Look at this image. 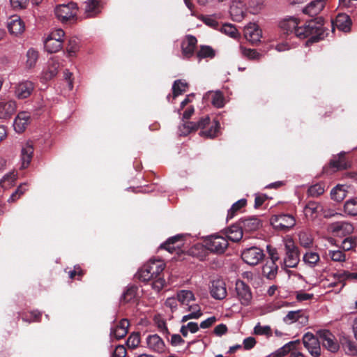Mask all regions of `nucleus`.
I'll return each mask as SVG.
<instances>
[{
	"label": "nucleus",
	"mask_w": 357,
	"mask_h": 357,
	"mask_svg": "<svg viewBox=\"0 0 357 357\" xmlns=\"http://www.w3.org/2000/svg\"><path fill=\"white\" fill-rule=\"evenodd\" d=\"M165 268V264L159 259H151L137 272L138 279L143 282L152 280V288L160 291L165 284V280L160 276Z\"/></svg>",
	"instance_id": "1"
},
{
	"label": "nucleus",
	"mask_w": 357,
	"mask_h": 357,
	"mask_svg": "<svg viewBox=\"0 0 357 357\" xmlns=\"http://www.w3.org/2000/svg\"><path fill=\"white\" fill-rule=\"evenodd\" d=\"M177 299L186 311L190 313L184 315L181 322H186L189 319H198L202 315L201 307L195 303V297L190 290H181L177 292Z\"/></svg>",
	"instance_id": "2"
},
{
	"label": "nucleus",
	"mask_w": 357,
	"mask_h": 357,
	"mask_svg": "<svg viewBox=\"0 0 357 357\" xmlns=\"http://www.w3.org/2000/svg\"><path fill=\"white\" fill-rule=\"evenodd\" d=\"M323 34L322 24L318 22L310 21L302 26L298 24L294 35L301 39L310 37V41L316 42L322 38Z\"/></svg>",
	"instance_id": "3"
},
{
	"label": "nucleus",
	"mask_w": 357,
	"mask_h": 357,
	"mask_svg": "<svg viewBox=\"0 0 357 357\" xmlns=\"http://www.w3.org/2000/svg\"><path fill=\"white\" fill-rule=\"evenodd\" d=\"M284 246L285 257L284 262L286 266L294 268L299 262V254L298 248L295 245L294 240L290 237H286L283 239Z\"/></svg>",
	"instance_id": "4"
},
{
	"label": "nucleus",
	"mask_w": 357,
	"mask_h": 357,
	"mask_svg": "<svg viewBox=\"0 0 357 357\" xmlns=\"http://www.w3.org/2000/svg\"><path fill=\"white\" fill-rule=\"evenodd\" d=\"M78 7L74 2L57 5L54 8L56 18L61 22L75 20L77 18Z\"/></svg>",
	"instance_id": "5"
},
{
	"label": "nucleus",
	"mask_w": 357,
	"mask_h": 357,
	"mask_svg": "<svg viewBox=\"0 0 357 357\" xmlns=\"http://www.w3.org/2000/svg\"><path fill=\"white\" fill-rule=\"evenodd\" d=\"M271 225L274 229L280 231H286L292 228L295 224V218L288 214L274 215L270 219Z\"/></svg>",
	"instance_id": "6"
},
{
	"label": "nucleus",
	"mask_w": 357,
	"mask_h": 357,
	"mask_svg": "<svg viewBox=\"0 0 357 357\" xmlns=\"http://www.w3.org/2000/svg\"><path fill=\"white\" fill-rule=\"evenodd\" d=\"M205 247L211 252L222 253L228 246V242L225 237L213 235L207 238L205 241Z\"/></svg>",
	"instance_id": "7"
},
{
	"label": "nucleus",
	"mask_w": 357,
	"mask_h": 357,
	"mask_svg": "<svg viewBox=\"0 0 357 357\" xmlns=\"http://www.w3.org/2000/svg\"><path fill=\"white\" fill-rule=\"evenodd\" d=\"M323 346L328 351L335 353L340 345L335 335L328 330H320L317 333Z\"/></svg>",
	"instance_id": "8"
},
{
	"label": "nucleus",
	"mask_w": 357,
	"mask_h": 357,
	"mask_svg": "<svg viewBox=\"0 0 357 357\" xmlns=\"http://www.w3.org/2000/svg\"><path fill=\"white\" fill-rule=\"evenodd\" d=\"M236 298L243 305L248 306L251 303L252 294L250 287L243 281L238 280L236 282Z\"/></svg>",
	"instance_id": "9"
},
{
	"label": "nucleus",
	"mask_w": 357,
	"mask_h": 357,
	"mask_svg": "<svg viewBox=\"0 0 357 357\" xmlns=\"http://www.w3.org/2000/svg\"><path fill=\"white\" fill-rule=\"evenodd\" d=\"M303 343L313 357H319L321 355L320 340L312 333H307L303 337Z\"/></svg>",
	"instance_id": "10"
},
{
	"label": "nucleus",
	"mask_w": 357,
	"mask_h": 357,
	"mask_svg": "<svg viewBox=\"0 0 357 357\" xmlns=\"http://www.w3.org/2000/svg\"><path fill=\"white\" fill-rule=\"evenodd\" d=\"M263 251L257 247H250L245 249L241 254L243 260L248 264L255 266L264 258Z\"/></svg>",
	"instance_id": "11"
},
{
	"label": "nucleus",
	"mask_w": 357,
	"mask_h": 357,
	"mask_svg": "<svg viewBox=\"0 0 357 357\" xmlns=\"http://www.w3.org/2000/svg\"><path fill=\"white\" fill-rule=\"evenodd\" d=\"M283 321L287 324L298 323V325L304 326L308 323L309 315L305 311L302 310L289 311L283 318Z\"/></svg>",
	"instance_id": "12"
},
{
	"label": "nucleus",
	"mask_w": 357,
	"mask_h": 357,
	"mask_svg": "<svg viewBox=\"0 0 357 357\" xmlns=\"http://www.w3.org/2000/svg\"><path fill=\"white\" fill-rule=\"evenodd\" d=\"M34 89L32 82L25 80L17 83L14 87V94L18 99H25L30 96Z\"/></svg>",
	"instance_id": "13"
},
{
	"label": "nucleus",
	"mask_w": 357,
	"mask_h": 357,
	"mask_svg": "<svg viewBox=\"0 0 357 357\" xmlns=\"http://www.w3.org/2000/svg\"><path fill=\"white\" fill-rule=\"evenodd\" d=\"M354 227L347 222H336L328 226V231L337 236H345L353 232Z\"/></svg>",
	"instance_id": "14"
},
{
	"label": "nucleus",
	"mask_w": 357,
	"mask_h": 357,
	"mask_svg": "<svg viewBox=\"0 0 357 357\" xmlns=\"http://www.w3.org/2000/svg\"><path fill=\"white\" fill-rule=\"evenodd\" d=\"M210 293L211 296L217 300H222L227 296V288L225 282L222 280H214L210 287Z\"/></svg>",
	"instance_id": "15"
},
{
	"label": "nucleus",
	"mask_w": 357,
	"mask_h": 357,
	"mask_svg": "<svg viewBox=\"0 0 357 357\" xmlns=\"http://www.w3.org/2000/svg\"><path fill=\"white\" fill-rule=\"evenodd\" d=\"M238 222L244 232H253L262 227L261 220L255 216L242 218Z\"/></svg>",
	"instance_id": "16"
},
{
	"label": "nucleus",
	"mask_w": 357,
	"mask_h": 357,
	"mask_svg": "<svg viewBox=\"0 0 357 357\" xmlns=\"http://www.w3.org/2000/svg\"><path fill=\"white\" fill-rule=\"evenodd\" d=\"M33 144L31 141H26L22 144L21 148V167L24 169L26 168L33 158Z\"/></svg>",
	"instance_id": "17"
},
{
	"label": "nucleus",
	"mask_w": 357,
	"mask_h": 357,
	"mask_svg": "<svg viewBox=\"0 0 357 357\" xmlns=\"http://www.w3.org/2000/svg\"><path fill=\"white\" fill-rule=\"evenodd\" d=\"M244 36L245 39L252 43L260 40L261 31L256 23H249L244 28Z\"/></svg>",
	"instance_id": "18"
},
{
	"label": "nucleus",
	"mask_w": 357,
	"mask_h": 357,
	"mask_svg": "<svg viewBox=\"0 0 357 357\" xmlns=\"http://www.w3.org/2000/svg\"><path fill=\"white\" fill-rule=\"evenodd\" d=\"M30 122L31 115L26 112H21L15 119L14 130L18 133H22L26 130Z\"/></svg>",
	"instance_id": "19"
},
{
	"label": "nucleus",
	"mask_w": 357,
	"mask_h": 357,
	"mask_svg": "<svg viewBox=\"0 0 357 357\" xmlns=\"http://www.w3.org/2000/svg\"><path fill=\"white\" fill-rule=\"evenodd\" d=\"M7 27L10 34L14 36L22 34L25 29L24 22L17 15L12 16L8 19Z\"/></svg>",
	"instance_id": "20"
},
{
	"label": "nucleus",
	"mask_w": 357,
	"mask_h": 357,
	"mask_svg": "<svg viewBox=\"0 0 357 357\" xmlns=\"http://www.w3.org/2000/svg\"><path fill=\"white\" fill-rule=\"evenodd\" d=\"M128 320L126 319H121L119 322L114 324L112 326L110 331L111 337L116 339L124 337L128 333Z\"/></svg>",
	"instance_id": "21"
},
{
	"label": "nucleus",
	"mask_w": 357,
	"mask_h": 357,
	"mask_svg": "<svg viewBox=\"0 0 357 357\" xmlns=\"http://www.w3.org/2000/svg\"><path fill=\"white\" fill-rule=\"evenodd\" d=\"M197 40L192 36H187L181 43L182 55L184 58H190L195 51Z\"/></svg>",
	"instance_id": "22"
},
{
	"label": "nucleus",
	"mask_w": 357,
	"mask_h": 357,
	"mask_svg": "<svg viewBox=\"0 0 357 357\" xmlns=\"http://www.w3.org/2000/svg\"><path fill=\"white\" fill-rule=\"evenodd\" d=\"M102 6V0H87L85 2V16L86 17H93L96 16L100 13Z\"/></svg>",
	"instance_id": "23"
},
{
	"label": "nucleus",
	"mask_w": 357,
	"mask_h": 357,
	"mask_svg": "<svg viewBox=\"0 0 357 357\" xmlns=\"http://www.w3.org/2000/svg\"><path fill=\"white\" fill-rule=\"evenodd\" d=\"M323 211V205L319 202H310L304 208V214L308 220H314Z\"/></svg>",
	"instance_id": "24"
},
{
	"label": "nucleus",
	"mask_w": 357,
	"mask_h": 357,
	"mask_svg": "<svg viewBox=\"0 0 357 357\" xmlns=\"http://www.w3.org/2000/svg\"><path fill=\"white\" fill-rule=\"evenodd\" d=\"M182 235H176L169 238L161 248H165L170 253L178 254L181 251V247L183 245Z\"/></svg>",
	"instance_id": "25"
},
{
	"label": "nucleus",
	"mask_w": 357,
	"mask_h": 357,
	"mask_svg": "<svg viewBox=\"0 0 357 357\" xmlns=\"http://www.w3.org/2000/svg\"><path fill=\"white\" fill-rule=\"evenodd\" d=\"M351 21L347 14H338L335 20L332 21V25L340 29V31L347 32L350 30Z\"/></svg>",
	"instance_id": "26"
},
{
	"label": "nucleus",
	"mask_w": 357,
	"mask_h": 357,
	"mask_svg": "<svg viewBox=\"0 0 357 357\" xmlns=\"http://www.w3.org/2000/svg\"><path fill=\"white\" fill-rule=\"evenodd\" d=\"M326 0H313L308 3L303 9V13L310 16L318 15L324 8Z\"/></svg>",
	"instance_id": "27"
},
{
	"label": "nucleus",
	"mask_w": 357,
	"mask_h": 357,
	"mask_svg": "<svg viewBox=\"0 0 357 357\" xmlns=\"http://www.w3.org/2000/svg\"><path fill=\"white\" fill-rule=\"evenodd\" d=\"M17 104L14 100H0V119L9 118L16 110Z\"/></svg>",
	"instance_id": "28"
},
{
	"label": "nucleus",
	"mask_w": 357,
	"mask_h": 357,
	"mask_svg": "<svg viewBox=\"0 0 357 357\" xmlns=\"http://www.w3.org/2000/svg\"><path fill=\"white\" fill-rule=\"evenodd\" d=\"M147 347L156 352H162L165 349V343L158 335H150L146 337Z\"/></svg>",
	"instance_id": "29"
},
{
	"label": "nucleus",
	"mask_w": 357,
	"mask_h": 357,
	"mask_svg": "<svg viewBox=\"0 0 357 357\" xmlns=\"http://www.w3.org/2000/svg\"><path fill=\"white\" fill-rule=\"evenodd\" d=\"M59 68V63L58 61L54 59H50L47 68L43 72L42 78L46 81L52 79L56 75Z\"/></svg>",
	"instance_id": "30"
},
{
	"label": "nucleus",
	"mask_w": 357,
	"mask_h": 357,
	"mask_svg": "<svg viewBox=\"0 0 357 357\" xmlns=\"http://www.w3.org/2000/svg\"><path fill=\"white\" fill-rule=\"evenodd\" d=\"M299 24L300 22L297 18L289 17L280 22V26L284 33L295 34L296 27Z\"/></svg>",
	"instance_id": "31"
},
{
	"label": "nucleus",
	"mask_w": 357,
	"mask_h": 357,
	"mask_svg": "<svg viewBox=\"0 0 357 357\" xmlns=\"http://www.w3.org/2000/svg\"><path fill=\"white\" fill-rule=\"evenodd\" d=\"M38 57L39 53L36 50L33 48L29 49L26 54L25 67L28 69L34 68L38 60Z\"/></svg>",
	"instance_id": "32"
},
{
	"label": "nucleus",
	"mask_w": 357,
	"mask_h": 357,
	"mask_svg": "<svg viewBox=\"0 0 357 357\" xmlns=\"http://www.w3.org/2000/svg\"><path fill=\"white\" fill-rule=\"evenodd\" d=\"M243 230L238 223L237 225H232L229 228L227 236L231 241H238L243 237Z\"/></svg>",
	"instance_id": "33"
},
{
	"label": "nucleus",
	"mask_w": 357,
	"mask_h": 357,
	"mask_svg": "<svg viewBox=\"0 0 357 357\" xmlns=\"http://www.w3.org/2000/svg\"><path fill=\"white\" fill-rule=\"evenodd\" d=\"M206 96L211 100V103L214 107L220 108L225 105V98L220 91H210L206 93Z\"/></svg>",
	"instance_id": "34"
},
{
	"label": "nucleus",
	"mask_w": 357,
	"mask_h": 357,
	"mask_svg": "<svg viewBox=\"0 0 357 357\" xmlns=\"http://www.w3.org/2000/svg\"><path fill=\"white\" fill-rule=\"evenodd\" d=\"M230 14L234 21H241L245 15L241 3H234L230 7Z\"/></svg>",
	"instance_id": "35"
},
{
	"label": "nucleus",
	"mask_w": 357,
	"mask_h": 357,
	"mask_svg": "<svg viewBox=\"0 0 357 357\" xmlns=\"http://www.w3.org/2000/svg\"><path fill=\"white\" fill-rule=\"evenodd\" d=\"M278 266L273 261H267L262 268L263 274L268 279H273L278 272Z\"/></svg>",
	"instance_id": "36"
},
{
	"label": "nucleus",
	"mask_w": 357,
	"mask_h": 357,
	"mask_svg": "<svg viewBox=\"0 0 357 357\" xmlns=\"http://www.w3.org/2000/svg\"><path fill=\"white\" fill-rule=\"evenodd\" d=\"M347 190L344 185H337L331 192V199L336 202L342 201L347 196Z\"/></svg>",
	"instance_id": "37"
},
{
	"label": "nucleus",
	"mask_w": 357,
	"mask_h": 357,
	"mask_svg": "<svg viewBox=\"0 0 357 357\" xmlns=\"http://www.w3.org/2000/svg\"><path fill=\"white\" fill-rule=\"evenodd\" d=\"M45 48L50 53H54L59 51L63 46L62 42L57 41L56 39H52L47 37L45 40Z\"/></svg>",
	"instance_id": "38"
},
{
	"label": "nucleus",
	"mask_w": 357,
	"mask_h": 357,
	"mask_svg": "<svg viewBox=\"0 0 357 357\" xmlns=\"http://www.w3.org/2000/svg\"><path fill=\"white\" fill-rule=\"evenodd\" d=\"M344 212L351 216L357 215V197L348 199L344 205Z\"/></svg>",
	"instance_id": "39"
},
{
	"label": "nucleus",
	"mask_w": 357,
	"mask_h": 357,
	"mask_svg": "<svg viewBox=\"0 0 357 357\" xmlns=\"http://www.w3.org/2000/svg\"><path fill=\"white\" fill-rule=\"evenodd\" d=\"M79 49V43L77 38H71L66 47V52L68 57L75 56Z\"/></svg>",
	"instance_id": "40"
},
{
	"label": "nucleus",
	"mask_w": 357,
	"mask_h": 357,
	"mask_svg": "<svg viewBox=\"0 0 357 357\" xmlns=\"http://www.w3.org/2000/svg\"><path fill=\"white\" fill-rule=\"evenodd\" d=\"M344 155V152H341L337 157L334 158L331 162V166L337 169L347 168L349 165L345 160Z\"/></svg>",
	"instance_id": "41"
},
{
	"label": "nucleus",
	"mask_w": 357,
	"mask_h": 357,
	"mask_svg": "<svg viewBox=\"0 0 357 357\" xmlns=\"http://www.w3.org/2000/svg\"><path fill=\"white\" fill-rule=\"evenodd\" d=\"M319 260V254L314 252H307L303 256V261L310 267L315 266Z\"/></svg>",
	"instance_id": "42"
},
{
	"label": "nucleus",
	"mask_w": 357,
	"mask_h": 357,
	"mask_svg": "<svg viewBox=\"0 0 357 357\" xmlns=\"http://www.w3.org/2000/svg\"><path fill=\"white\" fill-rule=\"evenodd\" d=\"M137 292V287L132 286L128 287L122 294L121 302L128 303L135 298Z\"/></svg>",
	"instance_id": "43"
},
{
	"label": "nucleus",
	"mask_w": 357,
	"mask_h": 357,
	"mask_svg": "<svg viewBox=\"0 0 357 357\" xmlns=\"http://www.w3.org/2000/svg\"><path fill=\"white\" fill-rule=\"evenodd\" d=\"M188 84L181 80H176L173 84V97L175 98L187 90Z\"/></svg>",
	"instance_id": "44"
},
{
	"label": "nucleus",
	"mask_w": 357,
	"mask_h": 357,
	"mask_svg": "<svg viewBox=\"0 0 357 357\" xmlns=\"http://www.w3.org/2000/svg\"><path fill=\"white\" fill-rule=\"evenodd\" d=\"M253 333L257 335H264L267 337L272 336V330L269 326H261L260 323L256 324Z\"/></svg>",
	"instance_id": "45"
},
{
	"label": "nucleus",
	"mask_w": 357,
	"mask_h": 357,
	"mask_svg": "<svg viewBox=\"0 0 357 357\" xmlns=\"http://www.w3.org/2000/svg\"><path fill=\"white\" fill-rule=\"evenodd\" d=\"M215 56L214 50L209 46H202L197 53L199 61L202 59L213 58Z\"/></svg>",
	"instance_id": "46"
},
{
	"label": "nucleus",
	"mask_w": 357,
	"mask_h": 357,
	"mask_svg": "<svg viewBox=\"0 0 357 357\" xmlns=\"http://www.w3.org/2000/svg\"><path fill=\"white\" fill-rule=\"evenodd\" d=\"M299 242L301 246L304 248H310L313 243L312 235L305 231H301L298 234Z\"/></svg>",
	"instance_id": "47"
},
{
	"label": "nucleus",
	"mask_w": 357,
	"mask_h": 357,
	"mask_svg": "<svg viewBox=\"0 0 357 357\" xmlns=\"http://www.w3.org/2000/svg\"><path fill=\"white\" fill-rule=\"evenodd\" d=\"M324 191L325 185L323 183H316L309 188L307 193L309 196L318 197L322 195Z\"/></svg>",
	"instance_id": "48"
},
{
	"label": "nucleus",
	"mask_w": 357,
	"mask_h": 357,
	"mask_svg": "<svg viewBox=\"0 0 357 357\" xmlns=\"http://www.w3.org/2000/svg\"><path fill=\"white\" fill-rule=\"evenodd\" d=\"M221 31L233 38H236L239 36L236 28L230 24H224L221 28Z\"/></svg>",
	"instance_id": "49"
},
{
	"label": "nucleus",
	"mask_w": 357,
	"mask_h": 357,
	"mask_svg": "<svg viewBox=\"0 0 357 357\" xmlns=\"http://www.w3.org/2000/svg\"><path fill=\"white\" fill-rule=\"evenodd\" d=\"M328 255L333 261L344 262L346 261V255L342 250H329Z\"/></svg>",
	"instance_id": "50"
},
{
	"label": "nucleus",
	"mask_w": 357,
	"mask_h": 357,
	"mask_svg": "<svg viewBox=\"0 0 357 357\" xmlns=\"http://www.w3.org/2000/svg\"><path fill=\"white\" fill-rule=\"evenodd\" d=\"M245 204L246 199H241L235 202L228 211L227 218H232L235 215V213L241 208L244 207Z\"/></svg>",
	"instance_id": "51"
},
{
	"label": "nucleus",
	"mask_w": 357,
	"mask_h": 357,
	"mask_svg": "<svg viewBox=\"0 0 357 357\" xmlns=\"http://www.w3.org/2000/svg\"><path fill=\"white\" fill-rule=\"evenodd\" d=\"M197 129H198V128H197V126L196 123H195V122H186V123H184L180 127L181 135H187L191 131L196 130Z\"/></svg>",
	"instance_id": "52"
},
{
	"label": "nucleus",
	"mask_w": 357,
	"mask_h": 357,
	"mask_svg": "<svg viewBox=\"0 0 357 357\" xmlns=\"http://www.w3.org/2000/svg\"><path fill=\"white\" fill-rule=\"evenodd\" d=\"M241 54L245 56L250 59H258L260 57V54L258 53L255 50L246 49L242 46L240 47Z\"/></svg>",
	"instance_id": "53"
},
{
	"label": "nucleus",
	"mask_w": 357,
	"mask_h": 357,
	"mask_svg": "<svg viewBox=\"0 0 357 357\" xmlns=\"http://www.w3.org/2000/svg\"><path fill=\"white\" fill-rule=\"evenodd\" d=\"M140 343V337L138 333H132L131 334L128 340L127 345L130 348H136Z\"/></svg>",
	"instance_id": "54"
},
{
	"label": "nucleus",
	"mask_w": 357,
	"mask_h": 357,
	"mask_svg": "<svg viewBox=\"0 0 357 357\" xmlns=\"http://www.w3.org/2000/svg\"><path fill=\"white\" fill-rule=\"evenodd\" d=\"M219 126V123L218 121H215L214 126H211V128L208 130H202L200 132L199 135L206 136L207 137L213 138L216 135Z\"/></svg>",
	"instance_id": "55"
},
{
	"label": "nucleus",
	"mask_w": 357,
	"mask_h": 357,
	"mask_svg": "<svg viewBox=\"0 0 357 357\" xmlns=\"http://www.w3.org/2000/svg\"><path fill=\"white\" fill-rule=\"evenodd\" d=\"M344 351L347 354L356 356L357 354V347L356 344L351 341H347L344 344Z\"/></svg>",
	"instance_id": "56"
},
{
	"label": "nucleus",
	"mask_w": 357,
	"mask_h": 357,
	"mask_svg": "<svg viewBox=\"0 0 357 357\" xmlns=\"http://www.w3.org/2000/svg\"><path fill=\"white\" fill-rule=\"evenodd\" d=\"M264 0H250L249 1V8L252 9L253 13H258L263 7Z\"/></svg>",
	"instance_id": "57"
},
{
	"label": "nucleus",
	"mask_w": 357,
	"mask_h": 357,
	"mask_svg": "<svg viewBox=\"0 0 357 357\" xmlns=\"http://www.w3.org/2000/svg\"><path fill=\"white\" fill-rule=\"evenodd\" d=\"M64 36V31L61 29H57L52 31L48 36L52 38V39H56L57 41L62 42L63 43Z\"/></svg>",
	"instance_id": "58"
},
{
	"label": "nucleus",
	"mask_w": 357,
	"mask_h": 357,
	"mask_svg": "<svg viewBox=\"0 0 357 357\" xmlns=\"http://www.w3.org/2000/svg\"><path fill=\"white\" fill-rule=\"evenodd\" d=\"M356 241L353 238H347L342 243V248L344 251H349L356 246Z\"/></svg>",
	"instance_id": "59"
},
{
	"label": "nucleus",
	"mask_w": 357,
	"mask_h": 357,
	"mask_svg": "<svg viewBox=\"0 0 357 357\" xmlns=\"http://www.w3.org/2000/svg\"><path fill=\"white\" fill-rule=\"evenodd\" d=\"M256 343L257 342L255 338L250 336L244 339L243 346L245 350H250L255 346Z\"/></svg>",
	"instance_id": "60"
},
{
	"label": "nucleus",
	"mask_w": 357,
	"mask_h": 357,
	"mask_svg": "<svg viewBox=\"0 0 357 357\" xmlns=\"http://www.w3.org/2000/svg\"><path fill=\"white\" fill-rule=\"evenodd\" d=\"M267 250L270 257V259L268 261H273L274 263H276V261H278L280 259L276 248H272L271 246H267Z\"/></svg>",
	"instance_id": "61"
},
{
	"label": "nucleus",
	"mask_w": 357,
	"mask_h": 357,
	"mask_svg": "<svg viewBox=\"0 0 357 357\" xmlns=\"http://www.w3.org/2000/svg\"><path fill=\"white\" fill-rule=\"evenodd\" d=\"M296 298L298 301H304L312 298L313 294L300 291L296 292Z\"/></svg>",
	"instance_id": "62"
},
{
	"label": "nucleus",
	"mask_w": 357,
	"mask_h": 357,
	"mask_svg": "<svg viewBox=\"0 0 357 357\" xmlns=\"http://www.w3.org/2000/svg\"><path fill=\"white\" fill-rule=\"evenodd\" d=\"M126 349L123 345L116 346L114 353L113 357H126Z\"/></svg>",
	"instance_id": "63"
},
{
	"label": "nucleus",
	"mask_w": 357,
	"mask_h": 357,
	"mask_svg": "<svg viewBox=\"0 0 357 357\" xmlns=\"http://www.w3.org/2000/svg\"><path fill=\"white\" fill-rule=\"evenodd\" d=\"M178 301L177 299V297L176 298L170 297V298H167V300L165 301V305L167 307H169L172 310V311H174L177 307Z\"/></svg>",
	"instance_id": "64"
}]
</instances>
